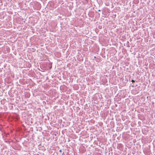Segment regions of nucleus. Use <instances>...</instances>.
Masks as SVG:
<instances>
[{
    "label": "nucleus",
    "mask_w": 155,
    "mask_h": 155,
    "mask_svg": "<svg viewBox=\"0 0 155 155\" xmlns=\"http://www.w3.org/2000/svg\"><path fill=\"white\" fill-rule=\"evenodd\" d=\"M61 151H61V149L59 151V152H61Z\"/></svg>",
    "instance_id": "f03ea898"
},
{
    "label": "nucleus",
    "mask_w": 155,
    "mask_h": 155,
    "mask_svg": "<svg viewBox=\"0 0 155 155\" xmlns=\"http://www.w3.org/2000/svg\"><path fill=\"white\" fill-rule=\"evenodd\" d=\"M98 11L99 12H100V10H98Z\"/></svg>",
    "instance_id": "20e7f679"
},
{
    "label": "nucleus",
    "mask_w": 155,
    "mask_h": 155,
    "mask_svg": "<svg viewBox=\"0 0 155 155\" xmlns=\"http://www.w3.org/2000/svg\"><path fill=\"white\" fill-rule=\"evenodd\" d=\"M131 81L133 82V83H134L135 82V81H134V80H132V81Z\"/></svg>",
    "instance_id": "f257e3e1"
},
{
    "label": "nucleus",
    "mask_w": 155,
    "mask_h": 155,
    "mask_svg": "<svg viewBox=\"0 0 155 155\" xmlns=\"http://www.w3.org/2000/svg\"><path fill=\"white\" fill-rule=\"evenodd\" d=\"M64 152H63V153L62 154V155H63V154H64Z\"/></svg>",
    "instance_id": "7ed1b4c3"
}]
</instances>
